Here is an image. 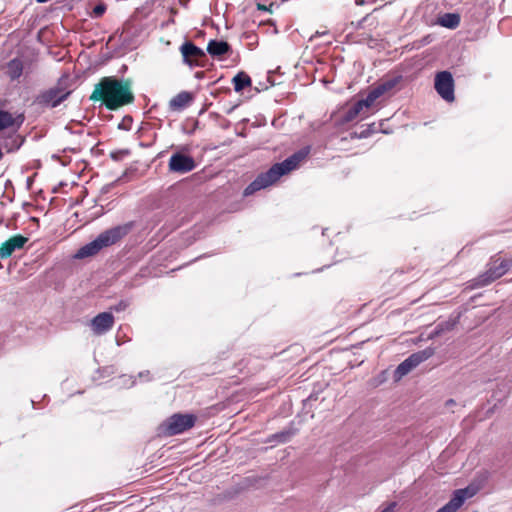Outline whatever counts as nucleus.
<instances>
[{
	"mask_svg": "<svg viewBox=\"0 0 512 512\" xmlns=\"http://www.w3.org/2000/svg\"><path fill=\"white\" fill-rule=\"evenodd\" d=\"M126 154H128V151L113 152V153H111V157L114 160H119L122 155H126Z\"/></svg>",
	"mask_w": 512,
	"mask_h": 512,
	"instance_id": "a878e982",
	"label": "nucleus"
},
{
	"mask_svg": "<svg viewBox=\"0 0 512 512\" xmlns=\"http://www.w3.org/2000/svg\"><path fill=\"white\" fill-rule=\"evenodd\" d=\"M434 353V348L427 347L424 350L411 354L407 359H405L402 363L398 365V367L395 370V378L401 379L402 377L410 373L418 365H420L422 362L432 357Z\"/></svg>",
	"mask_w": 512,
	"mask_h": 512,
	"instance_id": "0eeeda50",
	"label": "nucleus"
},
{
	"mask_svg": "<svg viewBox=\"0 0 512 512\" xmlns=\"http://www.w3.org/2000/svg\"><path fill=\"white\" fill-rule=\"evenodd\" d=\"M114 325V317L110 312H102L91 320V328L96 335L109 331Z\"/></svg>",
	"mask_w": 512,
	"mask_h": 512,
	"instance_id": "4468645a",
	"label": "nucleus"
},
{
	"mask_svg": "<svg viewBox=\"0 0 512 512\" xmlns=\"http://www.w3.org/2000/svg\"><path fill=\"white\" fill-rule=\"evenodd\" d=\"M69 90L65 85L64 81H59L55 87L41 92L36 97V103L42 106L56 107L63 102L70 95Z\"/></svg>",
	"mask_w": 512,
	"mask_h": 512,
	"instance_id": "423d86ee",
	"label": "nucleus"
},
{
	"mask_svg": "<svg viewBox=\"0 0 512 512\" xmlns=\"http://www.w3.org/2000/svg\"><path fill=\"white\" fill-rule=\"evenodd\" d=\"M23 69V62L18 58H14L7 63L6 74L11 81H14L20 78L23 73Z\"/></svg>",
	"mask_w": 512,
	"mask_h": 512,
	"instance_id": "6ab92c4d",
	"label": "nucleus"
},
{
	"mask_svg": "<svg viewBox=\"0 0 512 512\" xmlns=\"http://www.w3.org/2000/svg\"><path fill=\"white\" fill-rule=\"evenodd\" d=\"M434 88L445 101L453 102L455 100L454 79L449 71H441L436 74Z\"/></svg>",
	"mask_w": 512,
	"mask_h": 512,
	"instance_id": "1a4fd4ad",
	"label": "nucleus"
},
{
	"mask_svg": "<svg viewBox=\"0 0 512 512\" xmlns=\"http://www.w3.org/2000/svg\"><path fill=\"white\" fill-rule=\"evenodd\" d=\"M133 221L114 226L100 233L96 239L82 246L76 253L77 258L94 256L103 248L112 246L122 240L134 228Z\"/></svg>",
	"mask_w": 512,
	"mask_h": 512,
	"instance_id": "7ed1b4c3",
	"label": "nucleus"
},
{
	"mask_svg": "<svg viewBox=\"0 0 512 512\" xmlns=\"http://www.w3.org/2000/svg\"><path fill=\"white\" fill-rule=\"evenodd\" d=\"M402 80V76H396L387 80L382 81L375 86L367 95V102L373 103L384 94L392 91Z\"/></svg>",
	"mask_w": 512,
	"mask_h": 512,
	"instance_id": "f8f14e48",
	"label": "nucleus"
},
{
	"mask_svg": "<svg viewBox=\"0 0 512 512\" xmlns=\"http://www.w3.org/2000/svg\"><path fill=\"white\" fill-rule=\"evenodd\" d=\"M476 492L477 489L472 486L455 490L450 501L437 512H456L464 504L465 500L473 497Z\"/></svg>",
	"mask_w": 512,
	"mask_h": 512,
	"instance_id": "9d476101",
	"label": "nucleus"
},
{
	"mask_svg": "<svg viewBox=\"0 0 512 512\" xmlns=\"http://www.w3.org/2000/svg\"><path fill=\"white\" fill-rule=\"evenodd\" d=\"M371 105V103L367 102V97L365 99L359 100L345 112L343 116V122L348 123L355 120L359 113L362 111L363 107H370Z\"/></svg>",
	"mask_w": 512,
	"mask_h": 512,
	"instance_id": "a211bd4d",
	"label": "nucleus"
},
{
	"mask_svg": "<svg viewBox=\"0 0 512 512\" xmlns=\"http://www.w3.org/2000/svg\"><path fill=\"white\" fill-rule=\"evenodd\" d=\"M375 132L374 124L362 127L360 132H354L351 134L352 138H367Z\"/></svg>",
	"mask_w": 512,
	"mask_h": 512,
	"instance_id": "5701e85b",
	"label": "nucleus"
},
{
	"mask_svg": "<svg viewBox=\"0 0 512 512\" xmlns=\"http://www.w3.org/2000/svg\"><path fill=\"white\" fill-rule=\"evenodd\" d=\"M512 266V259H502L501 257H492L487 264V270L479 275L477 284L486 286L502 277Z\"/></svg>",
	"mask_w": 512,
	"mask_h": 512,
	"instance_id": "20e7f679",
	"label": "nucleus"
},
{
	"mask_svg": "<svg viewBox=\"0 0 512 512\" xmlns=\"http://www.w3.org/2000/svg\"><path fill=\"white\" fill-rule=\"evenodd\" d=\"M89 99L99 102L109 111H116L134 102L135 96L132 91V83L129 79H118L114 76L102 77L94 85Z\"/></svg>",
	"mask_w": 512,
	"mask_h": 512,
	"instance_id": "f257e3e1",
	"label": "nucleus"
},
{
	"mask_svg": "<svg viewBox=\"0 0 512 512\" xmlns=\"http://www.w3.org/2000/svg\"><path fill=\"white\" fill-rule=\"evenodd\" d=\"M193 101V95L192 93L188 91H182L178 93L176 96H174L169 101V108L172 111H181L188 107L191 102Z\"/></svg>",
	"mask_w": 512,
	"mask_h": 512,
	"instance_id": "dca6fc26",
	"label": "nucleus"
},
{
	"mask_svg": "<svg viewBox=\"0 0 512 512\" xmlns=\"http://www.w3.org/2000/svg\"><path fill=\"white\" fill-rule=\"evenodd\" d=\"M128 304L126 301H120L117 305L113 306L111 309L116 311V312H120V311H123L127 308Z\"/></svg>",
	"mask_w": 512,
	"mask_h": 512,
	"instance_id": "393cba45",
	"label": "nucleus"
},
{
	"mask_svg": "<svg viewBox=\"0 0 512 512\" xmlns=\"http://www.w3.org/2000/svg\"><path fill=\"white\" fill-rule=\"evenodd\" d=\"M234 90L236 92H241L247 87H250L252 85V81L250 76L245 72H239L237 73L233 79H232Z\"/></svg>",
	"mask_w": 512,
	"mask_h": 512,
	"instance_id": "412c9836",
	"label": "nucleus"
},
{
	"mask_svg": "<svg viewBox=\"0 0 512 512\" xmlns=\"http://www.w3.org/2000/svg\"><path fill=\"white\" fill-rule=\"evenodd\" d=\"M309 153L310 148L304 147L292 154L284 161L275 163L266 172L260 173L255 178V180L245 188L244 196H250L257 191L274 184L280 179L281 176L286 175L298 168L300 163L307 158Z\"/></svg>",
	"mask_w": 512,
	"mask_h": 512,
	"instance_id": "f03ea898",
	"label": "nucleus"
},
{
	"mask_svg": "<svg viewBox=\"0 0 512 512\" xmlns=\"http://www.w3.org/2000/svg\"><path fill=\"white\" fill-rule=\"evenodd\" d=\"M27 242V237L20 234L13 235L0 245V258H9L14 251L23 248Z\"/></svg>",
	"mask_w": 512,
	"mask_h": 512,
	"instance_id": "ddd939ff",
	"label": "nucleus"
},
{
	"mask_svg": "<svg viewBox=\"0 0 512 512\" xmlns=\"http://www.w3.org/2000/svg\"><path fill=\"white\" fill-rule=\"evenodd\" d=\"M168 167L171 172L183 174L192 171L196 163L189 155L174 153L169 159Z\"/></svg>",
	"mask_w": 512,
	"mask_h": 512,
	"instance_id": "9b49d317",
	"label": "nucleus"
},
{
	"mask_svg": "<svg viewBox=\"0 0 512 512\" xmlns=\"http://www.w3.org/2000/svg\"><path fill=\"white\" fill-rule=\"evenodd\" d=\"M291 436H292L291 431H281V432L270 435L267 438L266 442L267 443H271V442L285 443L290 440Z\"/></svg>",
	"mask_w": 512,
	"mask_h": 512,
	"instance_id": "4be33fe9",
	"label": "nucleus"
},
{
	"mask_svg": "<svg viewBox=\"0 0 512 512\" xmlns=\"http://www.w3.org/2000/svg\"><path fill=\"white\" fill-rule=\"evenodd\" d=\"M455 404V401L453 399H449L447 402H446V406H451V405H454Z\"/></svg>",
	"mask_w": 512,
	"mask_h": 512,
	"instance_id": "cd10ccee",
	"label": "nucleus"
},
{
	"mask_svg": "<svg viewBox=\"0 0 512 512\" xmlns=\"http://www.w3.org/2000/svg\"><path fill=\"white\" fill-rule=\"evenodd\" d=\"M179 51L182 55L184 64L189 67H204L206 61L205 52L191 41H185Z\"/></svg>",
	"mask_w": 512,
	"mask_h": 512,
	"instance_id": "6e6552de",
	"label": "nucleus"
},
{
	"mask_svg": "<svg viewBox=\"0 0 512 512\" xmlns=\"http://www.w3.org/2000/svg\"><path fill=\"white\" fill-rule=\"evenodd\" d=\"M196 422L192 414H174L162 425L163 433L166 436H174L191 429Z\"/></svg>",
	"mask_w": 512,
	"mask_h": 512,
	"instance_id": "39448f33",
	"label": "nucleus"
},
{
	"mask_svg": "<svg viewBox=\"0 0 512 512\" xmlns=\"http://www.w3.org/2000/svg\"><path fill=\"white\" fill-rule=\"evenodd\" d=\"M25 117L23 114H13L9 111L0 109V131L12 129L16 132L23 124Z\"/></svg>",
	"mask_w": 512,
	"mask_h": 512,
	"instance_id": "2eb2a0df",
	"label": "nucleus"
},
{
	"mask_svg": "<svg viewBox=\"0 0 512 512\" xmlns=\"http://www.w3.org/2000/svg\"><path fill=\"white\" fill-rule=\"evenodd\" d=\"M257 8H258V10L268 11V7L266 5H264V4L258 3L257 4Z\"/></svg>",
	"mask_w": 512,
	"mask_h": 512,
	"instance_id": "bb28decb",
	"label": "nucleus"
},
{
	"mask_svg": "<svg viewBox=\"0 0 512 512\" xmlns=\"http://www.w3.org/2000/svg\"><path fill=\"white\" fill-rule=\"evenodd\" d=\"M105 11H106V6L104 4H99L93 8L92 15L94 17H101Z\"/></svg>",
	"mask_w": 512,
	"mask_h": 512,
	"instance_id": "b1692460",
	"label": "nucleus"
},
{
	"mask_svg": "<svg viewBox=\"0 0 512 512\" xmlns=\"http://www.w3.org/2000/svg\"><path fill=\"white\" fill-rule=\"evenodd\" d=\"M438 23L442 27L455 29L460 24V15L457 13H445L439 17Z\"/></svg>",
	"mask_w": 512,
	"mask_h": 512,
	"instance_id": "aec40b11",
	"label": "nucleus"
},
{
	"mask_svg": "<svg viewBox=\"0 0 512 512\" xmlns=\"http://www.w3.org/2000/svg\"><path fill=\"white\" fill-rule=\"evenodd\" d=\"M207 52L213 58H221L225 54L231 52V46L228 42L223 40H210L207 44Z\"/></svg>",
	"mask_w": 512,
	"mask_h": 512,
	"instance_id": "f3484780",
	"label": "nucleus"
}]
</instances>
